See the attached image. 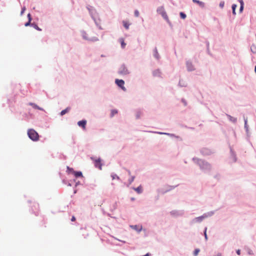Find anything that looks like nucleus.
Masks as SVG:
<instances>
[{
	"label": "nucleus",
	"instance_id": "nucleus-1",
	"mask_svg": "<svg viewBox=\"0 0 256 256\" xmlns=\"http://www.w3.org/2000/svg\"><path fill=\"white\" fill-rule=\"evenodd\" d=\"M28 134L29 138L33 141L36 142L39 140L38 133L34 129H29L28 130Z\"/></svg>",
	"mask_w": 256,
	"mask_h": 256
},
{
	"label": "nucleus",
	"instance_id": "nucleus-2",
	"mask_svg": "<svg viewBox=\"0 0 256 256\" xmlns=\"http://www.w3.org/2000/svg\"><path fill=\"white\" fill-rule=\"evenodd\" d=\"M116 84L120 86L124 91L126 90V88L124 86V82L122 80L116 79L115 81Z\"/></svg>",
	"mask_w": 256,
	"mask_h": 256
},
{
	"label": "nucleus",
	"instance_id": "nucleus-3",
	"mask_svg": "<svg viewBox=\"0 0 256 256\" xmlns=\"http://www.w3.org/2000/svg\"><path fill=\"white\" fill-rule=\"evenodd\" d=\"M118 73L122 74H126L128 72L126 68L124 65H122L119 68Z\"/></svg>",
	"mask_w": 256,
	"mask_h": 256
},
{
	"label": "nucleus",
	"instance_id": "nucleus-4",
	"mask_svg": "<svg viewBox=\"0 0 256 256\" xmlns=\"http://www.w3.org/2000/svg\"><path fill=\"white\" fill-rule=\"evenodd\" d=\"M158 12L166 20H168V17L166 12L164 11V8L161 7L158 10Z\"/></svg>",
	"mask_w": 256,
	"mask_h": 256
},
{
	"label": "nucleus",
	"instance_id": "nucleus-5",
	"mask_svg": "<svg viewBox=\"0 0 256 256\" xmlns=\"http://www.w3.org/2000/svg\"><path fill=\"white\" fill-rule=\"evenodd\" d=\"M86 120H82L78 122V124L79 126L82 127L84 130L86 129Z\"/></svg>",
	"mask_w": 256,
	"mask_h": 256
},
{
	"label": "nucleus",
	"instance_id": "nucleus-6",
	"mask_svg": "<svg viewBox=\"0 0 256 256\" xmlns=\"http://www.w3.org/2000/svg\"><path fill=\"white\" fill-rule=\"evenodd\" d=\"M94 165L96 167L98 168L100 170L102 169V164L100 158L94 160Z\"/></svg>",
	"mask_w": 256,
	"mask_h": 256
},
{
	"label": "nucleus",
	"instance_id": "nucleus-7",
	"mask_svg": "<svg viewBox=\"0 0 256 256\" xmlns=\"http://www.w3.org/2000/svg\"><path fill=\"white\" fill-rule=\"evenodd\" d=\"M131 227L132 228L135 230H136L138 232H140L142 230V226L134 225V226H132Z\"/></svg>",
	"mask_w": 256,
	"mask_h": 256
},
{
	"label": "nucleus",
	"instance_id": "nucleus-8",
	"mask_svg": "<svg viewBox=\"0 0 256 256\" xmlns=\"http://www.w3.org/2000/svg\"><path fill=\"white\" fill-rule=\"evenodd\" d=\"M192 2L194 3L198 4L202 8H204V4L202 2L198 0H192Z\"/></svg>",
	"mask_w": 256,
	"mask_h": 256
},
{
	"label": "nucleus",
	"instance_id": "nucleus-9",
	"mask_svg": "<svg viewBox=\"0 0 256 256\" xmlns=\"http://www.w3.org/2000/svg\"><path fill=\"white\" fill-rule=\"evenodd\" d=\"M70 110V107H68L66 108V109L62 110L61 112H60V115L61 116H64V114H65L66 113L68 112Z\"/></svg>",
	"mask_w": 256,
	"mask_h": 256
},
{
	"label": "nucleus",
	"instance_id": "nucleus-10",
	"mask_svg": "<svg viewBox=\"0 0 256 256\" xmlns=\"http://www.w3.org/2000/svg\"><path fill=\"white\" fill-rule=\"evenodd\" d=\"M76 178H78L80 176H82V174L81 172H75L73 174Z\"/></svg>",
	"mask_w": 256,
	"mask_h": 256
},
{
	"label": "nucleus",
	"instance_id": "nucleus-11",
	"mask_svg": "<svg viewBox=\"0 0 256 256\" xmlns=\"http://www.w3.org/2000/svg\"><path fill=\"white\" fill-rule=\"evenodd\" d=\"M134 190L135 191H136L138 194H141L142 191V188L140 186H138L137 188H134Z\"/></svg>",
	"mask_w": 256,
	"mask_h": 256
},
{
	"label": "nucleus",
	"instance_id": "nucleus-12",
	"mask_svg": "<svg viewBox=\"0 0 256 256\" xmlns=\"http://www.w3.org/2000/svg\"><path fill=\"white\" fill-rule=\"evenodd\" d=\"M120 42L121 46H122V48H124L126 46V44L124 42V38H120Z\"/></svg>",
	"mask_w": 256,
	"mask_h": 256
},
{
	"label": "nucleus",
	"instance_id": "nucleus-13",
	"mask_svg": "<svg viewBox=\"0 0 256 256\" xmlns=\"http://www.w3.org/2000/svg\"><path fill=\"white\" fill-rule=\"evenodd\" d=\"M187 68L189 70H194L193 66L191 63L187 62Z\"/></svg>",
	"mask_w": 256,
	"mask_h": 256
},
{
	"label": "nucleus",
	"instance_id": "nucleus-14",
	"mask_svg": "<svg viewBox=\"0 0 256 256\" xmlns=\"http://www.w3.org/2000/svg\"><path fill=\"white\" fill-rule=\"evenodd\" d=\"M67 170L69 174L72 173L73 174L74 172V169L72 168H70L69 166H67Z\"/></svg>",
	"mask_w": 256,
	"mask_h": 256
},
{
	"label": "nucleus",
	"instance_id": "nucleus-15",
	"mask_svg": "<svg viewBox=\"0 0 256 256\" xmlns=\"http://www.w3.org/2000/svg\"><path fill=\"white\" fill-rule=\"evenodd\" d=\"M122 23H123V25L124 26V28L127 30L128 29L129 24L126 21H123Z\"/></svg>",
	"mask_w": 256,
	"mask_h": 256
},
{
	"label": "nucleus",
	"instance_id": "nucleus-16",
	"mask_svg": "<svg viewBox=\"0 0 256 256\" xmlns=\"http://www.w3.org/2000/svg\"><path fill=\"white\" fill-rule=\"evenodd\" d=\"M32 26L35 29L39 30V31H40L41 30V29L36 24H31Z\"/></svg>",
	"mask_w": 256,
	"mask_h": 256
},
{
	"label": "nucleus",
	"instance_id": "nucleus-17",
	"mask_svg": "<svg viewBox=\"0 0 256 256\" xmlns=\"http://www.w3.org/2000/svg\"><path fill=\"white\" fill-rule=\"evenodd\" d=\"M118 113V110H111V116L112 117L114 114Z\"/></svg>",
	"mask_w": 256,
	"mask_h": 256
},
{
	"label": "nucleus",
	"instance_id": "nucleus-18",
	"mask_svg": "<svg viewBox=\"0 0 256 256\" xmlns=\"http://www.w3.org/2000/svg\"><path fill=\"white\" fill-rule=\"evenodd\" d=\"M236 4H233L232 6V13L234 14H236Z\"/></svg>",
	"mask_w": 256,
	"mask_h": 256
},
{
	"label": "nucleus",
	"instance_id": "nucleus-19",
	"mask_svg": "<svg viewBox=\"0 0 256 256\" xmlns=\"http://www.w3.org/2000/svg\"><path fill=\"white\" fill-rule=\"evenodd\" d=\"M200 252V250L198 248H196L194 250V256H197Z\"/></svg>",
	"mask_w": 256,
	"mask_h": 256
},
{
	"label": "nucleus",
	"instance_id": "nucleus-20",
	"mask_svg": "<svg viewBox=\"0 0 256 256\" xmlns=\"http://www.w3.org/2000/svg\"><path fill=\"white\" fill-rule=\"evenodd\" d=\"M180 16L182 18L184 19L186 18V14L182 12L180 13Z\"/></svg>",
	"mask_w": 256,
	"mask_h": 256
},
{
	"label": "nucleus",
	"instance_id": "nucleus-21",
	"mask_svg": "<svg viewBox=\"0 0 256 256\" xmlns=\"http://www.w3.org/2000/svg\"><path fill=\"white\" fill-rule=\"evenodd\" d=\"M112 180H114V179H116V178L119 179V177L117 175H116V174H112Z\"/></svg>",
	"mask_w": 256,
	"mask_h": 256
},
{
	"label": "nucleus",
	"instance_id": "nucleus-22",
	"mask_svg": "<svg viewBox=\"0 0 256 256\" xmlns=\"http://www.w3.org/2000/svg\"><path fill=\"white\" fill-rule=\"evenodd\" d=\"M30 106H32L33 108H38V109H40L38 106L34 104H33V103H30Z\"/></svg>",
	"mask_w": 256,
	"mask_h": 256
},
{
	"label": "nucleus",
	"instance_id": "nucleus-23",
	"mask_svg": "<svg viewBox=\"0 0 256 256\" xmlns=\"http://www.w3.org/2000/svg\"><path fill=\"white\" fill-rule=\"evenodd\" d=\"M206 230H207V228H206L205 230H204V235L205 239L206 240H208V236H207V234H206Z\"/></svg>",
	"mask_w": 256,
	"mask_h": 256
},
{
	"label": "nucleus",
	"instance_id": "nucleus-24",
	"mask_svg": "<svg viewBox=\"0 0 256 256\" xmlns=\"http://www.w3.org/2000/svg\"><path fill=\"white\" fill-rule=\"evenodd\" d=\"M134 16H136V17H138L139 16V12L138 10H136L134 11Z\"/></svg>",
	"mask_w": 256,
	"mask_h": 256
},
{
	"label": "nucleus",
	"instance_id": "nucleus-25",
	"mask_svg": "<svg viewBox=\"0 0 256 256\" xmlns=\"http://www.w3.org/2000/svg\"><path fill=\"white\" fill-rule=\"evenodd\" d=\"M224 1H222L220 2V8H223V7L224 6Z\"/></svg>",
	"mask_w": 256,
	"mask_h": 256
},
{
	"label": "nucleus",
	"instance_id": "nucleus-26",
	"mask_svg": "<svg viewBox=\"0 0 256 256\" xmlns=\"http://www.w3.org/2000/svg\"><path fill=\"white\" fill-rule=\"evenodd\" d=\"M28 21L31 22V20H32V18H31V15H30V14H28Z\"/></svg>",
	"mask_w": 256,
	"mask_h": 256
},
{
	"label": "nucleus",
	"instance_id": "nucleus-27",
	"mask_svg": "<svg viewBox=\"0 0 256 256\" xmlns=\"http://www.w3.org/2000/svg\"><path fill=\"white\" fill-rule=\"evenodd\" d=\"M30 22H30V21H28L27 22H26V23L25 24L24 26H30Z\"/></svg>",
	"mask_w": 256,
	"mask_h": 256
},
{
	"label": "nucleus",
	"instance_id": "nucleus-28",
	"mask_svg": "<svg viewBox=\"0 0 256 256\" xmlns=\"http://www.w3.org/2000/svg\"><path fill=\"white\" fill-rule=\"evenodd\" d=\"M134 176H132V178L130 180L129 182H130V184H131L134 180Z\"/></svg>",
	"mask_w": 256,
	"mask_h": 256
},
{
	"label": "nucleus",
	"instance_id": "nucleus-29",
	"mask_svg": "<svg viewBox=\"0 0 256 256\" xmlns=\"http://www.w3.org/2000/svg\"><path fill=\"white\" fill-rule=\"evenodd\" d=\"M71 220L72 222H74L76 220V218L74 216H72V218H71Z\"/></svg>",
	"mask_w": 256,
	"mask_h": 256
},
{
	"label": "nucleus",
	"instance_id": "nucleus-30",
	"mask_svg": "<svg viewBox=\"0 0 256 256\" xmlns=\"http://www.w3.org/2000/svg\"><path fill=\"white\" fill-rule=\"evenodd\" d=\"M236 253H237V254H238V255H240V250H236Z\"/></svg>",
	"mask_w": 256,
	"mask_h": 256
},
{
	"label": "nucleus",
	"instance_id": "nucleus-31",
	"mask_svg": "<svg viewBox=\"0 0 256 256\" xmlns=\"http://www.w3.org/2000/svg\"><path fill=\"white\" fill-rule=\"evenodd\" d=\"M239 2H240V6L241 5H244V2H243V0H238Z\"/></svg>",
	"mask_w": 256,
	"mask_h": 256
},
{
	"label": "nucleus",
	"instance_id": "nucleus-32",
	"mask_svg": "<svg viewBox=\"0 0 256 256\" xmlns=\"http://www.w3.org/2000/svg\"><path fill=\"white\" fill-rule=\"evenodd\" d=\"M244 8V5H241L240 7V11L242 12Z\"/></svg>",
	"mask_w": 256,
	"mask_h": 256
},
{
	"label": "nucleus",
	"instance_id": "nucleus-33",
	"mask_svg": "<svg viewBox=\"0 0 256 256\" xmlns=\"http://www.w3.org/2000/svg\"><path fill=\"white\" fill-rule=\"evenodd\" d=\"M25 10V8H24L22 11V14L24 12V10Z\"/></svg>",
	"mask_w": 256,
	"mask_h": 256
},
{
	"label": "nucleus",
	"instance_id": "nucleus-34",
	"mask_svg": "<svg viewBox=\"0 0 256 256\" xmlns=\"http://www.w3.org/2000/svg\"><path fill=\"white\" fill-rule=\"evenodd\" d=\"M233 120V122H235L236 121V118H234V120Z\"/></svg>",
	"mask_w": 256,
	"mask_h": 256
},
{
	"label": "nucleus",
	"instance_id": "nucleus-35",
	"mask_svg": "<svg viewBox=\"0 0 256 256\" xmlns=\"http://www.w3.org/2000/svg\"><path fill=\"white\" fill-rule=\"evenodd\" d=\"M246 123H247V120H245V124L246 125Z\"/></svg>",
	"mask_w": 256,
	"mask_h": 256
},
{
	"label": "nucleus",
	"instance_id": "nucleus-36",
	"mask_svg": "<svg viewBox=\"0 0 256 256\" xmlns=\"http://www.w3.org/2000/svg\"><path fill=\"white\" fill-rule=\"evenodd\" d=\"M131 200H134L135 199H134V198H131Z\"/></svg>",
	"mask_w": 256,
	"mask_h": 256
},
{
	"label": "nucleus",
	"instance_id": "nucleus-37",
	"mask_svg": "<svg viewBox=\"0 0 256 256\" xmlns=\"http://www.w3.org/2000/svg\"><path fill=\"white\" fill-rule=\"evenodd\" d=\"M254 50H255V49H254V50H253L252 49V51L253 52H254Z\"/></svg>",
	"mask_w": 256,
	"mask_h": 256
},
{
	"label": "nucleus",
	"instance_id": "nucleus-38",
	"mask_svg": "<svg viewBox=\"0 0 256 256\" xmlns=\"http://www.w3.org/2000/svg\"><path fill=\"white\" fill-rule=\"evenodd\" d=\"M254 50H255V49H254V50H253L252 49V51L253 52H254Z\"/></svg>",
	"mask_w": 256,
	"mask_h": 256
},
{
	"label": "nucleus",
	"instance_id": "nucleus-39",
	"mask_svg": "<svg viewBox=\"0 0 256 256\" xmlns=\"http://www.w3.org/2000/svg\"><path fill=\"white\" fill-rule=\"evenodd\" d=\"M254 50H255V49H254V50H253L252 49V51L253 52H254Z\"/></svg>",
	"mask_w": 256,
	"mask_h": 256
},
{
	"label": "nucleus",
	"instance_id": "nucleus-40",
	"mask_svg": "<svg viewBox=\"0 0 256 256\" xmlns=\"http://www.w3.org/2000/svg\"><path fill=\"white\" fill-rule=\"evenodd\" d=\"M254 50H255V49H254V50H253L252 49V51L253 52H254Z\"/></svg>",
	"mask_w": 256,
	"mask_h": 256
},
{
	"label": "nucleus",
	"instance_id": "nucleus-41",
	"mask_svg": "<svg viewBox=\"0 0 256 256\" xmlns=\"http://www.w3.org/2000/svg\"><path fill=\"white\" fill-rule=\"evenodd\" d=\"M128 174L130 175V172L128 170Z\"/></svg>",
	"mask_w": 256,
	"mask_h": 256
},
{
	"label": "nucleus",
	"instance_id": "nucleus-42",
	"mask_svg": "<svg viewBox=\"0 0 256 256\" xmlns=\"http://www.w3.org/2000/svg\"><path fill=\"white\" fill-rule=\"evenodd\" d=\"M158 56V54H156L155 55V56H156V58H158V56Z\"/></svg>",
	"mask_w": 256,
	"mask_h": 256
},
{
	"label": "nucleus",
	"instance_id": "nucleus-43",
	"mask_svg": "<svg viewBox=\"0 0 256 256\" xmlns=\"http://www.w3.org/2000/svg\"><path fill=\"white\" fill-rule=\"evenodd\" d=\"M230 116V120H231V119L232 118V116Z\"/></svg>",
	"mask_w": 256,
	"mask_h": 256
},
{
	"label": "nucleus",
	"instance_id": "nucleus-44",
	"mask_svg": "<svg viewBox=\"0 0 256 256\" xmlns=\"http://www.w3.org/2000/svg\"><path fill=\"white\" fill-rule=\"evenodd\" d=\"M197 218L198 219H201L202 218Z\"/></svg>",
	"mask_w": 256,
	"mask_h": 256
},
{
	"label": "nucleus",
	"instance_id": "nucleus-45",
	"mask_svg": "<svg viewBox=\"0 0 256 256\" xmlns=\"http://www.w3.org/2000/svg\"><path fill=\"white\" fill-rule=\"evenodd\" d=\"M217 256H221L220 254H218Z\"/></svg>",
	"mask_w": 256,
	"mask_h": 256
}]
</instances>
